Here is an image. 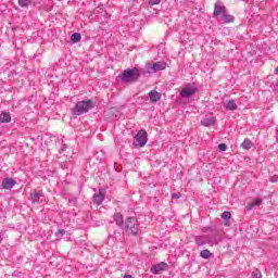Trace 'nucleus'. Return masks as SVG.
<instances>
[{"instance_id": "1", "label": "nucleus", "mask_w": 278, "mask_h": 278, "mask_svg": "<svg viewBox=\"0 0 278 278\" xmlns=\"http://www.w3.org/2000/svg\"><path fill=\"white\" fill-rule=\"evenodd\" d=\"M203 233H210V235H202L195 237V243L198 247H204V244H210L211 247H214V244H218L220 240H223L218 235L212 232V228H204L202 229Z\"/></svg>"}, {"instance_id": "2", "label": "nucleus", "mask_w": 278, "mask_h": 278, "mask_svg": "<svg viewBox=\"0 0 278 278\" xmlns=\"http://www.w3.org/2000/svg\"><path fill=\"white\" fill-rule=\"evenodd\" d=\"M214 16H217L218 21H222V23H233L235 20L233 15L227 13L225 4L220 1L215 3Z\"/></svg>"}, {"instance_id": "3", "label": "nucleus", "mask_w": 278, "mask_h": 278, "mask_svg": "<svg viewBox=\"0 0 278 278\" xmlns=\"http://www.w3.org/2000/svg\"><path fill=\"white\" fill-rule=\"evenodd\" d=\"M118 77L123 84H134V81H138L140 78V70L127 68L123 72V74H119Z\"/></svg>"}, {"instance_id": "4", "label": "nucleus", "mask_w": 278, "mask_h": 278, "mask_svg": "<svg viewBox=\"0 0 278 278\" xmlns=\"http://www.w3.org/2000/svg\"><path fill=\"white\" fill-rule=\"evenodd\" d=\"M92 108H94V102H92V100L80 101L75 106V114L80 116V114H86V112L92 110Z\"/></svg>"}, {"instance_id": "5", "label": "nucleus", "mask_w": 278, "mask_h": 278, "mask_svg": "<svg viewBox=\"0 0 278 278\" xmlns=\"http://www.w3.org/2000/svg\"><path fill=\"white\" fill-rule=\"evenodd\" d=\"M126 231H130L132 236L138 235V219L136 217H128L124 224V228Z\"/></svg>"}, {"instance_id": "6", "label": "nucleus", "mask_w": 278, "mask_h": 278, "mask_svg": "<svg viewBox=\"0 0 278 278\" xmlns=\"http://www.w3.org/2000/svg\"><path fill=\"white\" fill-rule=\"evenodd\" d=\"M166 62L157 61L153 64L147 65V73H159V71H166Z\"/></svg>"}, {"instance_id": "7", "label": "nucleus", "mask_w": 278, "mask_h": 278, "mask_svg": "<svg viewBox=\"0 0 278 278\" xmlns=\"http://www.w3.org/2000/svg\"><path fill=\"white\" fill-rule=\"evenodd\" d=\"M147 130H139L135 136L134 144L135 147H144L147 144Z\"/></svg>"}, {"instance_id": "8", "label": "nucleus", "mask_w": 278, "mask_h": 278, "mask_svg": "<svg viewBox=\"0 0 278 278\" xmlns=\"http://www.w3.org/2000/svg\"><path fill=\"white\" fill-rule=\"evenodd\" d=\"M197 90V86L188 85L180 91V97L188 99L189 97H192V94H195Z\"/></svg>"}, {"instance_id": "9", "label": "nucleus", "mask_w": 278, "mask_h": 278, "mask_svg": "<svg viewBox=\"0 0 278 278\" xmlns=\"http://www.w3.org/2000/svg\"><path fill=\"white\" fill-rule=\"evenodd\" d=\"M31 203H45V193L42 191H34L30 193Z\"/></svg>"}, {"instance_id": "10", "label": "nucleus", "mask_w": 278, "mask_h": 278, "mask_svg": "<svg viewBox=\"0 0 278 278\" xmlns=\"http://www.w3.org/2000/svg\"><path fill=\"white\" fill-rule=\"evenodd\" d=\"M164 270H168V264H166L165 262H161L151 267V273H153L154 275H160V273Z\"/></svg>"}, {"instance_id": "11", "label": "nucleus", "mask_w": 278, "mask_h": 278, "mask_svg": "<svg viewBox=\"0 0 278 278\" xmlns=\"http://www.w3.org/2000/svg\"><path fill=\"white\" fill-rule=\"evenodd\" d=\"M223 106L225 108V110H228L229 112H236V110H238V104L233 99H229L223 102Z\"/></svg>"}, {"instance_id": "12", "label": "nucleus", "mask_w": 278, "mask_h": 278, "mask_svg": "<svg viewBox=\"0 0 278 278\" xmlns=\"http://www.w3.org/2000/svg\"><path fill=\"white\" fill-rule=\"evenodd\" d=\"M13 186H16V180H14L13 178H5L2 181L3 190H12Z\"/></svg>"}, {"instance_id": "13", "label": "nucleus", "mask_w": 278, "mask_h": 278, "mask_svg": "<svg viewBox=\"0 0 278 278\" xmlns=\"http://www.w3.org/2000/svg\"><path fill=\"white\" fill-rule=\"evenodd\" d=\"M104 199H105V192L102 189H100V191L93 195V203H96V205H101Z\"/></svg>"}, {"instance_id": "14", "label": "nucleus", "mask_w": 278, "mask_h": 278, "mask_svg": "<svg viewBox=\"0 0 278 278\" xmlns=\"http://www.w3.org/2000/svg\"><path fill=\"white\" fill-rule=\"evenodd\" d=\"M215 124H216V117L214 116L204 117L201 121V125H203L204 127H211V125H215Z\"/></svg>"}, {"instance_id": "15", "label": "nucleus", "mask_w": 278, "mask_h": 278, "mask_svg": "<svg viewBox=\"0 0 278 278\" xmlns=\"http://www.w3.org/2000/svg\"><path fill=\"white\" fill-rule=\"evenodd\" d=\"M149 97H150L151 103H157V101L162 99V94H160V92H157L156 90L150 91Z\"/></svg>"}, {"instance_id": "16", "label": "nucleus", "mask_w": 278, "mask_h": 278, "mask_svg": "<svg viewBox=\"0 0 278 278\" xmlns=\"http://www.w3.org/2000/svg\"><path fill=\"white\" fill-rule=\"evenodd\" d=\"M114 220H115L116 225H118V227H122V229H124L125 224L123 222V215L121 213H116L114 215Z\"/></svg>"}, {"instance_id": "17", "label": "nucleus", "mask_w": 278, "mask_h": 278, "mask_svg": "<svg viewBox=\"0 0 278 278\" xmlns=\"http://www.w3.org/2000/svg\"><path fill=\"white\" fill-rule=\"evenodd\" d=\"M12 121V116L8 112H2L0 114V123H10Z\"/></svg>"}, {"instance_id": "18", "label": "nucleus", "mask_w": 278, "mask_h": 278, "mask_svg": "<svg viewBox=\"0 0 278 278\" xmlns=\"http://www.w3.org/2000/svg\"><path fill=\"white\" fill-rule=\"evenodd\" d=\"M261 203L262 199H256L253 202L248 203L245 210H253L254 207L260 206Z\"/></svg>"}, {"instance_id": "19", "label": "nucleus", "mask_w": 278, "mask_h": 278, "mask_svg": "<svg viewBox=\"0 0 278 278\" xmlns=\"http://www.w3.org/2000/svg\"><path fill=\"white\" fill-rule=\"evenodd\" d=\"M200 257L203 260H210V257H212V252L210 250H202L200 252Z\"/></svg>"}, {"instance_id": "20", "label": "nucleus", "mask_w": 278, "mask_h": 278, "mask_svg": "<svg viewBox=\"0 0 278 278\" xmlns=\"http://www.w3.org/2000/svg\"><path fill=\"white\" fill-rule=\"evenodd\" d=\"M31 3H34L31 0H18V5H21V8H29Z\"/></svg>"}, {"instance_id": "21", "label": "nucleus", "mask_w": 278, "mask_h": 278, "mask_svg": "<svg viewBox=\"0 0 278 278\" xmlns=\"http://www.w3.org/2000/svg\"><path fill=\"white\" fill-rule=\"evenodd\" d=\"M72 42H79L81 40V35L79 33H74L71 37Z\"/></svg>"}, {"instance_id": "22", "label": "nucleus", "mask_w": 278, "mask_h": 278, "mask_svg": "<svg viewBox=\"0 0 278 278\" xmlns=\"http://www.w3.org/2000/svg\"><path fill=\"white\" fill-rule=\"evenodd\" d=\"M242 147L243 149H251V147H253V142H251V140L249 139H244V141L242 142Z\"/></svg>"}, {"instance_id": "23", "label": "nucleus", "mask_w": 278, "mask_h": 278, "mask_svg": "<svg viewBox=\"0 0 278 278\" xmlns=\"http://www.w3.org/2000/svg\"><path fill=\"white\" fill-rule=\"evenodd\" d=\"M222 218L224 219V220H229V218H231V213L230 212H224L223 214H222Z\"/></svg>"}, {"instance_id": "24", "label": "nucleus", "mask_w": 278, "mask_h": 278, "mask_svg": "<svg viewBox=\"0 0 278 278\" xmlns=\"http://www.w3.org/2000/svg\"><path fill=\"white\" fill-rule=\"evenodd\" d=\"M252 278H262V271H260V270H254L253 273H252Z\"/></svg>"}, {"instance_id": "25", "label": "nucleus", "mask_w": 278, "mask_h": 278, "mask_svg": "<svg viewBox=\"0 0 278 278\" xmlns=\"http://www.w3.org/2000/svg\"><path fill=\"white\" fill-rule=\"evenodd\" d=\"M218 149H219V151H227V144L220 143V144L218 146Z\"/></svg>"}, {"instance_id": "26", "label": "nucleus", "mask_w": 278, "mask_h": 278, "mask_svg": "<svg viewBox=\"0 0 278 278\" xmlns=\"http://www.w3.org/2000/svg\"><path fill=\"white\" fill-rule=\"evenodd\" d=\"M160 1L161 0H149V4L150 5H157V4H160Z\"/></svg>"}, {"instance_id": "27", "label": "nucleus", "mask_w": 278, "mask_h": 278, "mask_svg": "<svg viewBox=\"0 0 278 278\" xmlns=\"http://www.w3.org/2000/svg\"><path fill=\"white\" fill-rule=\"evenodd\" d=\"M64 233H66V230H64V229H61V230L58 231L59 236H64Z\"/></svg>"}, {"instance_id": "28", "label": "nucleus", "mask_w": 278, "mask_h": 278, "mask_svg": "<svg viewBox=\"0 0 278 278\" xmlns=\"http://www.w3.org/2000/svg\"><path fill=\"white\" fill-rule=\"evenodd\" d=\"M172 198H173V199H179V194L174 193V194L172 195Z\"/></svg>"}, {"instance_id": "29", "label": "nucleus", "mask_w": 278, "mask_h": 278, "mask_svg": "<svg viewBox=\"0 0 278 278\" xmlns=\"http://www.w3.org/2000/svg\"><path fill=\"white\" fill-rule=\"evenodd\" d=\"M124 278H134L131 275H125Z\"/></svg>"}, {"instance_id": "30", "label": "nucleus", "mask_w": 278, "mask_h": 278, "mask_svg": "<svg viewBox=\"0 0 278 278\" xmlns=\"http://www.w3.org/2000/svg\"><path fill=\"white\" fill-rule=\"evenodd\" d=\"M270 181L275 182V181H277V178H271Z\"/></svg>"}]
</instances>
